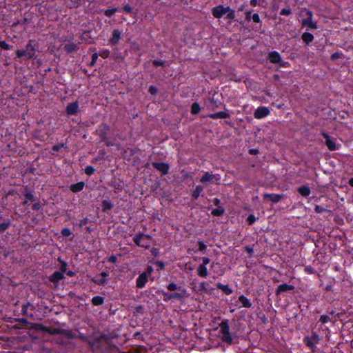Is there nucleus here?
Listing matches in <instances>:
<instances>
[{"instance_id":"79ce46f5","label":"nucleus","mask_w":353,"mask_h":353,"mask_svg":"<svg viewBox=\"0 0 353 353\" xmlns=\"http://www.w3.org/2000/svg\"><path fill=\"white\" fill-rule=\"evenodd\" d=\"M94 168L91 165H88L85 168V173L88 175H92L94 172Z\"/></svg>"},{"instance_id":"6e6d98bb","label":"nucleus","mask_w":353,"mask_h":353,"mask_svg":"<svg viewBox=\"0 0 353 353\" xmlns=\"http://www.w3.org/2000/svg\"><path fill=\"white\" fill-rule=\"evenodd\" d=\"M163 300L165 301L173 299L172 293L168 294L167 292H163Z\"/></svg>"},{"instance_id":"5fc2aeb1","label":"nucleus","mask_w":353,"mask_h":353,"mask_svg":"<svg viewBox=\"0 0 353 353\" xmlns=\"http://www.w3.org/2000/svg\"><path fill=\"white\" fill-rule=\"evenodd\" d=\"M0 47L6 50L10 49V46L5 41H0Z\"/></svg>"},{"instance_id":"ddd939ff","label":"nucleus","mask_w":353,"mask_h":353,"mask_svg":"<svg viewBox=\"0 0 353 353\" xmlns=\"http://www.w3.org/2000/svg\"><path fill=\"white\" fill-rule=\"evenodd\" d=\"M294 289V286L292 285H289L287 283H283L279 285H278L276 290V294L279 295L282 294L283 292L291 291Z\"/></svg>"},{"instance_id":"39448f33","label":"nucleus","mask_w":353,"mask_h":353,"mask_svg":"<svg viewBox=\"0 0 353 353\" xmlns=\"http://www.w3.org/2000/svg\"><path fill=\"white\" fill-rule=\"evenodd\" d=\"M79 338L84 341H86L93 352L102 351V343H105V340L100 338H96L93 340H90L83 334H80Z\"/></svg>"},{"instance_id":"37998d69","label":"nucleus","mask_w":353,"mask_h":353,"mask_svg":"<svg viewBox=\"0 0 353 353\" xmlns=\"http://www.w3.org/2000/svg\"><path fill=\"white\" fill-rule=\"evenodd\" d=\"M98 57H99L98 53L95 52V53L92 54V60H91L90 63H89V65L91 67L93 66L96 63Z\"/></svg>"},{"instance_id":"e2e57ef3","label":"nucleus","mask_w":353,"mask_h":353,"mask_svg":"<svg viewBox=\"0 0 353 353\" xmlns=\"http://www.w3.org/2000/svg\"><path fill=\"white\" fill-rule=\"evenodd\" d=\"M32 210H39L41 208V203H40V202L34 203L32 205Z\"/></svg>"},{"instance_id":"9d476101","label":"nucleus","mask_w":353,"mask_h":353,"mask_svg":"<svg viewBox=\"0 0 353 353\" xmlns=\"http://www.w3.org/2000/svg\"><path fill=\"white\" fill-rule=\"evenodd\" d=\"M121 34L122 31L119 29H114L112 32V37L109 40L110 43L113 46L117 45L121 39Z\"/></svg>"},{"instance_id":"338daca9","label":"nucleus","mask_w":353,"mask_h":353,"mask_svg":"<svg viewBox=\"0 0 353 353\" xmlns=\"http://www.w3.org/2000/svg\"><path fill=\"white\" fill-rule=\"evenodd\" d=\"M210 102H211V103H212V105H213V106H212V109H213V110H214V108H218V107H219V104H221V102H220V101H219V102L217 103V102L214 101V99H212L210 100Z\"/></svg>"},{"instance_id":"bf43d9fd","label":"nucleus","mask_w":353,"mask_h":353,"mask_svg":"<svg viewBox=\"0 0 353 353\" xmlns=\"http://www.w3.org/2000/svg\"><path fill=\"white\" fill-rule=\"evenodd\" d=\"M173 299H181L183 298V294L182 293L175 292L172 293Z\"/></svg>"},{"instance_id":"5701e85b","label":"nucleus","mask_w":353,"mask_h":353,"mask_svg":"<svg viewBox=\"0 0 353 353\" xmlns=\"http://www.w3.org/2000/svg\"><path fill=\"white\" fill-rule=\"evenodd\" d=\"M84 185L85 183L83 181L72 184L70 185V190L74 193L80 192L83 189Z\"/></svg>"},{"instance_id":"f03ea898","label":"nucleus","mask_w":353,"mask_h":353,"mask_svg":"<svg viewBox=\"0 0 353 353\" xmlns=\"http://www.w3.org/2000/svg\"><path fill=\"white\" fill-rule=\"evenodd\" d=\"M38 48V43L35 40L30 39L26 46L24 50H17L15 51L17 58H24L30 60L36 57V51Z\"/></svg>"},{"instance_id":"393cba45","label":"nucleus","mask_w":353,"mask_h":353,"mask_svg":"<svg viewBox=\"0 0 353 353\" xmlns=\"http://www.w3.org/2000/svg\"><path fill=\"white\" fill-rule=\"evenodd\" d=\"M197 274L199 276L205 278L208 274L207 266L200 264L197 268Z\"/></svg>"},{"instance_id":"f257e3e1","label":"nucleus","mask_w":353,"mask_h":353,"mask_svg":"<svg viewBox=\"0 0 353 353\" xmlns=\"http://www.w3.org/2000/svg\"><path fill=\"white\" fill-rule=\"evenodd\" d=\"M212 16L217 19L223 17L225 20L228 21L230 24L234 20L236 17V12L230 6H224L223 5H218L214 6L211 10Z\"/></svg>"},{"instance_id":"4468645a","label":"nucleus","mask_w":353,"mask_h":353,"mask_svg":"<svg viewBox=\"0 0 353 353\" xmlns=\"http://www.w3.org/2000/svg\"><path fill=\"white\" fill-rule=\"evenodd\" d=\"M37 328L44 331L45 332H47L50 334H62L63 332V330H61L59 329H57V328L50 329L49 327L43 326L42 324H38Z\"/></svg>"},{"instance_id":"2eb2a0df","label":"nucleus","mask_w":353,"mask_h":353,"mask_svg":"<svg viewBox=\"0 0 353 353\" xmlns=\"http://www.w3.org/2000/svg\"><path fill=\"white\" fill-rule=\"evenodd\" d=\"M190 285H192L193 290L198 294H200L203 291H207L206 286L208 283L205 281L201 282L199 286H196L194 282H192Z\"/></svg>"},{"instance_id":"2f4dec72","label":"nucleus","mask_w":353,"mask_h":353,"mask_svg":"<svg viewBox=\"0 0 353 353\" xmlns=\"http://www.w3.org/2000/svg\"><path fill=\"white\" fill-rule=\"evenodd\" d=\"M113 203L110 200H103L102 201V210L106 212L113 208Z\"/></svg>"},{"instance_id":"a18cd8bd","label":"nucleus","mask_w":353,"mask_h":353,"mask_svg":"<svg viewBox=\"0 0 353 353\" xmlns=\"http://www.w3.org/2000/svg\"><path fill=\"white\" fill-rule=\"evenodd\" d=\"M330 321V318L329 316L323 314L320 316L319 321L322 323L325 324Z\"/></svg>"},{"instance_id":"4d7b16f0","label":"nucleus","mask_w":353,"mask_h":353,"mask_svg":"<svg viewBox=\"0 0 353 353\" xmlns=\"http://www.w3.org/2000/svg\"><path fill=\"white\" fill-rule=\"evenodd\" d=\"M252 21L254 22V23H261V19H260V17L259 15L257 14V13H254L252 16Z\"/></svg>"},{"instance_id":"0e129e2a","label":"nucleus","mask_w":353,"mask_h":353,"mask_svg":"<svg viewBox=\"0 0 353 353\" xmlns=\"http://www.w3.org/2000/svg\"><path fill=\"white\" fill-rule=\"evenodd\" d=\"M244 248L246 250V252L250 254V256L253 254L254 250L250 246L246 245L245 246Z\"/></svg>"},{"instance_id":"603ef678","label":"nucleus","mask_w":353,"mask_h":353,"mask_svg":"<svg viewBox=\"0 0 353 353\" xmlns=\"http://www.w3.org/2000/svg\"><path fill=\"white\" fill-rule=\"evenodd\" d=\"M256 221V217L254 214H250L247 218V222L249 225H252Z\"/></svg>"},{"instance_id":"6e6552de","label":"nucleus","mask_w":353,"mask_h":353,"mask_svg":"<svg viewBox=\"0 0 353 353\" xmlns=\"http://www.w3.org/2000/svg\"><path fill=\"white\" fill-rule=\"evenodd\" d=\"M321 134L325 139V145L330 151L337 150L334 139L331 138V137L325 132H323Z\"/></svg>"},{"instance_id":"9b49d317","label":"nucleus","mask_w":353,"mask_h":353,"mask_svg":"<svg viewBox=\"0 0 353 353\" xmlns=\"http://www.w3.org/2000/svg\"><path fill=\"white\" fill-rule=\"evenodd\" d=\"M148 273L142 272L141 274H140V275L137 279L136 286L138 288H143L145 285V283L148 282Z\"/></svg>"},{"instance_id":"49530a36","label":"nucleus","mask_w":353,"mask_h":353,"mask_svg":"<svg viewBox=\"0 0 353 353\" xmlns=\"http://www.w3.org/2000/svg\"><path fill=\"white\" fill-rule=\"evenodd\" d=\"M198 245H199L198 250L200 251V252H203L205 250V249L207 248V245L202 241H199L198 242Z\"/></svg>"},{"instance_id":"a19ab883","label":"nucleus","mask_w":353,"mask_h":353,"mask_svg":"<svg viewBox=\"0 0 353 353\" xmlns=\"http://www.w3.org/2000/svg\"><path fill=\"white\" fill-rule=\"evenodd\" d=\"M167 289L170 291H174L179 289V287L174 283H170L167 285Z\"/></svg>"},{"instance_id":"1a4fd4ad","label":"nucleus","mask_w":353,"mask_h":353,"mask_svg":"<svg viewBox=\"0 0 353 353\" xmlns=\"http://www.w3.org/2000/svg\"><path fill=\"white\" fill-rule=\"evenodd\" d=\"M152 165L154 168L161 172L163 175L168 173L170 166L166 163L152 162Z\"/></svg>"},{"instance_id":"8fccbe9b","label":"nucleus","mask_w":353,"mask_h":353,"mask_svg":"<svg viewBox=\"0 0 353 353\" xmlns=\"http://www.w3.org/2000/svg\"><path fill=\"white\" fill-rule=\"evenodd\" d=\"M327 210L323 208V207H321L319 205H315V208H314V211L316 212V213H319V214H321L323 212H325Z\"/></svg>"},{"instance_id":"72a5a7b5","label":"nucleus","mask_w":353,"mask_h":353,"mask_svg":"<svg viewBox=\"0 0 353 353\" xmlns=\"http://www.w3.org/2000/svg\"><path fill=\"white\" fill-rule=\"evenodd\" d=\"M200 110H201V108H200V105H199V103L194 102L191 106V113L192 114H196L200 112Z\"/></svg>"},{"instance_id":"7c9ffc66","label":"nucleus","mask_w":353,"mask_h":353,"mask_svg":"<svg viewBox=\"0 0 353 353\" xmlns=\"http://www.w3.org/2000/svg\"><path fill=\"white\" fill-rule=\"evenodd\" d=\"M203 188L199 185H196L195 189L192 192V196L194 199H197L200 196L201 193L203 192Z\"/></svg>"},{"instance_id":"a878e982","label":"nucleus","mask_w":353,"mask_h":353,"mask_svg":"<svg viewBox=\"0 0 353 353\" xmlns=\"http://www.w3.org/2000/svg\"><path fill=\"white\" fill-rule=\"evenodd\" d=\"M216 287L217 288L221 290L227 295L231 294L233 292L228 285H224L219 283H217Z\"/></svg>"},{"instance_id":"c756f323","label":"nucleus","mask_w":353,"mask_h":353,"mask_svg":"<svg viewBox=\"0 0 353 353\" xmlns=\"http://www.w3.org/2000/svg\"><path fill=\"white\" fill-rule=\"evenodd\" d=\"M314 35L312 33L310 32H304L302 34V39L306 44H309L310 42H312L314 40Z\"/></svg>"},{"instance_id":"f8f14e48","label":"nucleus","mask_w":353,"mask_h":353,"mask_svg":"<svg viewBox=\"0 0 353 353\" xmlns=\"http://www.w3.org/2000/svg\"><path fill=\"white\" fill-rule=\"evenodd\" d=\"M79 109V104L77 101L70 103L66 106V113L68 115H74L77 113Z\"/></svg>"},{"instance_id":"bb28decb","label":"nucleus","mask_w":353,"mask_h":353,"mask_svg":"<svg viewBox=\"0 0 353 353\" xmlns=\"http://www.w3.org/2000/svg\"><path fill=\"white\" fill-rule=\"evenodd\" d=\"M213 175L209 172H205L200 179V181L203 183L210 182L213 180Z\"/></svg>"},{"instance_id":"7ed1b4c3","label":"nucleus","mask_w":353,"mask_h":353,"mask_svg":"<svg viewBox=\"0 0 353 353\" xmlns=\"http://www.w3.org/2000/svg\"><path fill=\"white\" fill-rule=\"evenodd\" d=\"M220 332L222 334L221 339L228 344L232 343V338L230 332L229 321L228 319L223 320L220 324Z\"/></svg>"},{"instance_id":"f704fd0d","label":"nucleus","mask_w":353,"mask_h":353,"mask_svg":"<svg viewBox=\"0 0 353 353\" xmlns=\"http://www.w3.org/2000/svg\"><path fill=\"white\" fill-rule=\"evenodd\" d=\"M122 9H123V11H125V12L131 14L134 18L136 17L137 14L134 12H133V9H132V8L130 5H125L122 8Z\"/></svg>"},{"instance_id":"052dcab7","label":"nucleus","mask_w":353,"mask_h":353,"mask_svg":"<svg viewBox=\"0 0 353 353\" xmlns=\"http://www.w3.org/2000/svg\"><path fill=\"white\" fill-rule=\"evenodd\" d=\"M15 321L22 324H28L29 323L28 321L25 318L16 319Z\"/></svg>"},{"instance_id":"20e7f679","label":"nucleus","mask_w":353,"mask_h":353,"mask_svg":"<svg viewBox=\"0 0 353 353\" xmlns=\"http://www.w3.org/2000/svg\"><path fill=\"white\" fill-rule=\"evenodd\" d=\"M152 237L150 235L139 232L133 236L134 243L141 248H148L150 245Z\"/></svg>"},{"instance_id":"412c9836","label":"nucleus","mask_w":353,"mask_h":353,"mask_svg":"<svg viewBox=\"0 0 353 353\" xmlns=\"http://www.w3.org/2000/svg\"><path fill=\"white\" fill-rule=\"evenodd\" d=\"M302 25L307 26L310 29H317V23L316 22H314L312 19H304L302 21Z\"/></svg>"},{"instance_id":"de8ad7c7","label":"nucleus","mask_w":353,"mask_h":353,"mask_svg":"<svg viewBox=\"0 0 353 353\" xmlns=\"http://www.w3.org/2000/svg\"><path fill=\"white\" fill-rule=\"evenodd\" d=\"M110 55V51L107 49L103 50L99 54V56H101L102 58L105 59L108 57Z\"/></svg>"},{"instance_id":"0eeeda50","label":"nucleus","mask_w":353,"mask_h":353,"mask_svg":"<svg viewBox=\"0 0 353 353\" xmlns=\"http://www.w3.org/2000/svg\"><path fill=\"white\" fill-rule=\"evenodd\" d=\"M270 113V111L268 107L260 106L255 110L254 117L257 119H261L268 116Z\"/></svg>"},{"instance_id":"c85d7f7f","label":"nucleus","mask_w":353,"mask_h":353,"mask_svg":"<svg viewBox=\"0 0 353 353\" xmlns=\"http://www.w3.org/2000/svg\"><path fill=\"white\" fill-rule=\"evenodd\" d=\"M78 46L74 43H67L64 46V50L67 53H71L74 51L77 50Z\"/></svg>"},{"instance_id":"6ab92c4d","label":"nucleus","mask_w":353,"mask_h":353,"mask_svg":"<svg viewBox=\"0 0 353 353\" xmlns=\"http://www.w3.org/2000/svg\"><path fill=\"white\" fill-rule=\"evenodd\" d=\"M263 198L265 199H269L272 203H276L281 200L282 196L276 194L265 193L263 194Z\"/></svg>"},{"instance_id":"3c124183","label":"nucleus","mask_w":353,"mask_h":353,"mask_svg":"<svg viewBox=\"0 0 353 353\" xmlns=\"http://www.w3.org/2000/svg\"><path fill=\"white\" fill-rule=\"evenodd\" d=\"M94 283L100 285H103L106 283L107 280L104 278L100 279H92V280Z\"/></svg>"},{"instance_id":"423d86ee","label":"nucleus","mask_w":353,"mask_h":353,"mask_svg":"<svg viewBox=\"0 0 353 353\" xmlns=\"http://www.w3.org/2000/svg\"><path fill=\"white\" fill-rule=\"evenodd\" d=\"M110 132V126L105 123H101L95 130V134L99 137L101 141H106L108 134Z\"/></svg>"},{"instance_id":"e433bc0d","label":"nucleus","mask_w":353,"mask_h":353,"mask_svg":"<svg viewBox=\"0 0 353 353\" xmlns=\"http://www.w3.org/2000/svg\"><path fill=\"white\" fill-rule=\"evenodd\" d=\"M118 10L117 8H111V9H107L105 10H104L103 13L104 14L108 17H112L114 14L115 12Z\"/></svg>"},{"instance_id":"ea45409f","label":"nucleus","mask_w":353,"mask_h":353,"mask_svg":"<svg viewBox=\"0 0 353 353\" xmlns=\"http://www.w3.org/2000/svg\"><path fill=\"white\" fill-rule=\"evenodd\" d=\"M24 196L27 200L30 201H34L35 200L34 195L30 191H26L23 194Z\"/></svg>"},{"instance_id":"aec40b11","label":"nucleus","mask_w":353,"mask_h":353,"mask_svg":"<svg viewBox=\"0 0 353 353\" xmlns=\"http://www.w3.org/2000/svg\"><path fill=\"white\" fill-rule=\"evenodd\" d=\"M63 274L59 271H55L52 275H50L49 279L52 283H57L63 279Z\"/></svg>"},{"instance_id":"f3484780","label":"nucleus","mask_w":353,"mask_h":353,"mask_svg":"<svg viewBox=\"0 0 353 353\" xmlns=\"http://www.w3.org/2000/svg\"><path fill=\"white\" fill-rule=\"evenodd\" d=\"M208 117L213 119H227L230 117V114L225 111H220L216 113L210 114Z\"/></svg>"},{"instance_id":"680f3d73","label":"nucleus","mask_w":353,"mask_h":353,"mask_svg":"<svg viewBox=\"0 0 353 353\" xmlns=\"http://www.w3.org/2000/svg\"><path fill=\"white\" fill-rule=\"evenodd\" d=\"M341 52H336L333 53V54L331 55L330 58H331V59H332V60H336V59H337L338 58H339V57H340V55H341Z\"/></svg>"},{"instance_id":"c03bdc74","label":"nucleus","mask_w":353,"mask_h":353,"mask_svg":"<svg viewBox=\"0 0 353 353\" xmlns=\"http://www.w3.org/2000/svg\"><path fill=\"white\" fill-rule=\"evenodd\" d=\"M292 14V10L290 8H283L280 11V14L284 16H289Z\"/></svg>"},{"instance_id":"69168bd1","label":"nucleus","mask_w":353,"mask_h":353,"mask_svg":"<svg viewBox=\"0 0 353 353\" xmlns=\"http://www.w3.org/2000/svg\"><path fill=\"white\" fill-rule=\"evenodd\" d=\"M210 259L208 257H203L202 258V263L201 265H204L207 266V265L210 263Z\"/></svg>"},{"instance_id":"a211bd4d","label":"nucleus","mask_w":353,"mask_h":353,"mask_svg":"<svg viewBox=\"0 0 353 353\" xmlns=\"http://www.w3.org/2000/svg\"><path fill=\"white\" fill-rule=\"evenodd\" d=\"M29 307H30L32 310H34L35 308L34 306L30 303H27L26 304L23 305L21 310L22 314L30 318H33V314L31 312L29 313L28 311Z\"/></svg>"},{"instance_id":"4be33fe9","label":"nucleus","mask_w":353,"mask_h":353,"mask_svg":"<svg viewBox=\"0 0 353 353\" xmlns=\"http://www.w3.org/2000/svg\"><path fill=\"white\" fill-rule=\"evenodd\" d=\"M297 191L301 196L305 197L308 196L311 193L310 188L306 185L300 186L298 188Z\"/></svg>"},{"instance_id":"58836bf2","label":"nucleus","mask_w":353,"mask_h":353,"mask_svg":"<svg viewBox=\"0 0 353 353\" xmlns=\"http://www.w3.org/2000/svg\"><path fill=\"white\" fill-rule=\"evenodd\" d=\"M61 234L63 236L68 237L72 235V232L68 228H64L61 230Z\"/></svg>"},{"instance_id":"b1692460","label":"nucleus","mask_w":353,"mask_h":353,"mask_svg":"<svg viewBox=\"0 0 353 353\" xmlns=\"http://www.w3.org/2000/svg\"><path fill=\"white\" fill-rule=\"evenodd\" d=\"M239 300L241 303V307H244L246 308H250L252 307V303L250 299H248L246 296L244 295H241L239 297Z\"/></svg>"},{"instance_id":"c9c22d12","label":"nucleus","mask_w":353,"mask_h":353,"mask_svg":"<svg viewBox=\"0 0 353 353\" xmlns=\"http://www.w3.org/2000/svg\"><path fill=\"white\" fill-rule=\"evenodd\" d=\"M10 225V221L8 220L0 223V232H5Z\"/></svg>"},{"instance_id":"13d9d810","label":"nucleus","mask_w":353,"mask_h":353,"mask_svg":"<svg viewBox=\"0 0 353 353\" xmlns=\"http://www.w3.org/2000/svg\"><path fill=\"white\" fill-rule=\"evenodd\" d=\"M148 91L151 94H156L157 93V88L154 85H150L148 88Z\"/></svg>"},{"instance_id":"dca6fc26","label":"nucleus","mask_w":353,"mask_h":353,"mask_svg":"<svg viewBox=\"0 0 353 353\" xmlns=\"http://www.w3.org/2000/svg\"><path fill=\"white\" fill-rule=\"evenodd\" d=\"M268 59L272 63H279L281 62V55L277 51H272L269 53Z\"/></svg>"},{"instance_id":"774afa93","label":"nucleus","mask_w":353,"mask_h":353,"mask_svg":"<svg viewBox=\"0 0 353 353\" xmlns=\"http://www.w3.org/2000/svg\"><path fill=\"white\" fill-rule=\"evenodd\" d=\"M151 253L154 256H158L159 252V250L157 248H153L151 249Z\"/></svg>"},{"instance_id":"cd10ccee","label":"nucleus","mask_w":353,"mask_h":353,"mask_svg":"<svg viewBox=\"0 0 353 353\" xmlns=\"http://www.w3.org/2000/svg\"><path fill=\"white\" fill-rule=\"evenodd\" d=\"M91 302L94 306L101 305L104 303V298L101 296H95L92 297Z\"/></svg>"},{"instance_id":"09e8293b","label":"nucleus","mask_w":353,"mask_h":353,"mask_svg":"<svg viewBox=\"0 0 353 353\" xmlns=\"http://www.w3.org/2000/svg\"><path fill=\"white\" fill-rule=\"evenodd\" d=\"M152 64L154 66H163L165 64V61L161 59H154L152 61Z\"/></svg>"},{"instance_id":"473e14b6","label":"nucleus","mask_w":353,"mask_h":353,"mask_svg":"<svg viewBox=\"0 0 353 353\" xmlns=\"http://www.w3.org/2000/svg\"><path fill=\"white\" fill-rule=\"evenodd\" d=\"M224 212L225 209L221 206H219L218 208L212 210L211 214L214 216H222L224 214Z\"/></svg>"},{"instance_id":"864d4df0","label":"nucleus","mask_w":353,"mask_h":353,"mask_svg":"<svg viewBox=\"0 0 353 353\" xmlns=\"http://www.w3.org/2000/svg\"><path fill=\"white\" fill-rule=\"evenodd\" d=\"M245 20L248 21H250L252 18V10H246L245 12Z\"/></svg>"},{"instance_id":"4c0bfd02","label":"nucleus","mask_w":353,"mask_h":353,"mask_svg":"<svg viewBox=\"0 0 353 353\" xmlns=\"http://www.w3.org/2000/svg\"><path fill=\"white\" fill-rule=\"evenodd\" d=\"M58 261L61 263V266H60L61 272H62L63 274L64 272H66L68 264L65 261L61 260L60 258L58 259Z\"/></svg>"}]
</instances>
